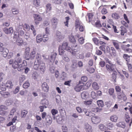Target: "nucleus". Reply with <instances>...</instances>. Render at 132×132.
I'll return each instance as SVG.
<instances>
[{"label":"nucleus","instance_id":"4c0bfd02","mask_svg":"<svg viewBox=\"0 0 132 132\" xmlns=\"http://www.w3.org/2000/svg\"><path fill=\"white\" fill-rule=\"evenodd\" d=\"M110 54H111V55H116V51L114 48L113 47H111L110 48Z\"/></svg>","mask_w":132,"mask_h":132},{"label":"nucleus","instance_id":"bb28decb","mask_svg":"<svg viewBox=\"0 0 132 132\" xmlns=\"http://www.w3.org/2000/svg\"><path fill=\"white\" fill-rule=\"evenodd\" d=\"M0 93L2 96L6 98L8 97L10 95V93L8 92L5 91H0Z\"/></svg>","mask_w":132,"mask_h":132},{"label":"nucleus","instance_id":"cd10ccee","mask_svg":"<svg viewBox=\"0 0 132 132\" xmlns=\"http://www.w3.org/2000/svg\"><path fill=\"white\" fill-rule=\"evenodd\" d=\"M83 110L86 115L87 116L91 117L94 115V114L91 111H89L86 109H84Z\"/></svg>","mask_w":132,"mask_h":132},{"label":"nucleus","instance_id":"052dcab7","mask_svg":"<svg viewBox=\"0 0 132 132\" xmlns=\"http://www.w3.org/2000/svg\"><path fill=\"white\" fill-rule=\"evenodd\" d=\"M87 70L90 73H93L95 71L94 69L92 68H87Z\"/></svg>","mask_w":132,"mask_h":132},{"label":"nucleus","instance_id":"aec40b11","mask_svg":"<svg viewBox=\"0 0 132 132\" xmlns=\"http://www.w3.org/2000/svg\"><path fill=\"white\" fill-rule=\"evenodd\" d=\"M130 56L126 54H124L122 57L126 62V64L129 63L130 61Z\"/></svg>","mask_w":132,"mask_h":132},{"label":"nucleus","instance_id":"dca6fc26","mask_svg":"<svg viewBox=\"0 0 132 132\" xmlns=\"http://www.w3.org/2000/svg\"><path fill=\"white\" fill-rule=\"evenodd\" d=\"M84 128L86 132H92L93 131L92 126L88 123L85 124Z\"/></svg>","mask_w":132,"mask_h":132},{"label":"nucleus","instance_id":"f704fd0d","mask_svg":"<svg viewBox=\"0 0 132 132\" xmlns=\"http://www.w3.org/2000/svg\"><path fill=\"white\" fill-rule=\"evenodd\" d=\"M60 77L61 80H64L67 77V73L64 71H62L61 75H60Z\"/></svg>","mask_w":132,"mask_h":132},{"label":"nucleus","instance_id":"603ef678","mask_svg":"<svg viewBox=\"0 0 132 132\" xmlns=\"http://www.w3.org/2000/svg\"><path fill=\"white\" fill-rule=\"evenodd\" d=\"M95 26L97 27L100 28L102 27V25L100 23V21L99 20L96 21L95 23Z\"/></svg>","mask_w":132,"mask_h":132},{"label":"nucleus","instance_id":"9b49d317","mask_svg":"<svg viewBox=\"0 0 132 132\" xmlns=\"http://www.w3.org/2000/svg\"><path fill=\"white\" fill-rule=\"evenodd\" d=\"M84 83H78L75 86L74 88V89L76 92H80L82 89V85Z\"/></svg>","mask_w":132,"mask_h":132},{"label":"nucleus","instance_id":"f3484780","mask_svg":"<svg viewBox=\"0 0 132 132\" xmlns=\"http://www.w3.org/2000/svg\"><path fill=\"white\" fill-rule=\"evenodd\" d=\"M16 43L17 45L21 46L24 44L23 40L20 37H19L18 38L16 39Z\"/></svg>","mask_w":132,"mask_h":132},{"label":"nucleus","instance_id":"5fc2aeb1","mask_svg":"<svg viewBox=\"0 0 132 132\" xmlns=\"http://www.w3.org/2000/svg\"><path fill=\"white\" fill-rule=\"evenodd\" d=\"M88 80L87 77L85 76H82L81 78V82H85L87 81Z\"/></svg>","mask_w":132,"mask_h":132},{"label":"nucleus","instance_id":"473e14b6","mask_svg":"<svg viewBox=\"0 0 132 132\" xmlns=\"http://www.w3.org/2000/svg\"><path fill=\"white\" fill-rule=\"evenodd\" d=\"M28 111L27 110H23L21 111V116L22 118L25 117L28 113Z\"/></svg>","mask_w":132,"mask_h":132},{"label":"nucleus","instance_id":"c756f323","mask_svg":"<svg viewBox=\"0 0 132 132\" xmlns=\"http://www.w3.org/2000/svg\"><path fill=\"white\" fill-rule=\"evenodd\" d=\"M91 83H84L82 85V89H87L91 85Z\"/></svg>","mask_w":132,"mask_h":132},{"label":"nucleus","instance_id":"6ab92c4d","mask_svg":"<svg viewBox=\"0 0 132 132\" xmlns=\"http://www.w3.org/2000/svg\"><path fill=\"white\" fill-rule=\"evenodd\" d=\"M112 74L111 81L112 82H116V79L117 76V71L115 70L112 72Z\"/></svg>","mask_w":132,"mask_h":132},{"label":"nucleus","instance_id":"6e6552de","mask_svg":"<svg viewBox=\"0 0 132 132\" xmlns=\"http://www.w3.org/2000/svg\"><path fill=\"white\" fill-rule=\"evenodd\" d=\"M33 17L34 18L35 22L36 24H38L39 22L42 20V18L40 15L34 14Z\"/></svg>","mask_w":132,"mask_h":132},{"label":"nucleus","instance_id":"a878e982","mask_svg":"<svg viewBox=\"0 0 132 132\" xmlns=\"http://www.w3.org/2000/svg\"><path fill=\"white\" fill-rule=\"evenodd\" d=\"M36 49H33L31 52L30 54V59L31 60L34 59L35 57L36 54Z\"/></svg>","mask_w":132,"mask_h":132},{"label":"nucleus","instance_id":"f8f14e48","mask_svg":"<svg viewBox=\"0 0 132 132\" xmlns=\"http://www.w3.org/2000/svg\"><path fill=\"white\" fill-rule=\"evenodd\" d=\"M27 65V61L25 60H23L21 64H19L18 68V70H23L25 69Z\"/></svg>","mask_w":132,"mask_h":132},{"label":"nucleus","instance_id":"0e129e2a","mask_svg":"<svg viewBox=\"0 0 132 132\" xmlns=\"http://www.w3.org/2000/svg\"><path fill=\"white\" fill-rule=\"evenodd\" d=\"M92 102V101L91 100L88 101H85L84 102V104L86 105H89L91 104Z\"/></svg>","mask_w":132,"mask_h":132},{"label":"nucleus","instance_id":"79ce46f5","mask_svg":"<svg viewBox=\"0 0 132 132\" xmlns=\"http://www.w3.org/2000/svg\"><path fill=\"white\" fill-rule=\"evenodd\" d=\"M71 43L72 44H76V41L75 38L74 37L72 36H71L70 37L69 39Z\"/></svg>","mask_w":132,"mask_h":132},{"label":"nucleus","instance_id":"49530a36","mask_svg":"<svg viewBox=\"0 0 132 132\" xmlns=\"http://www.w3.org/2000/svg\"><path fill=\"white\" fill-rule=\"evenodd\" d=\"M38 76V73L37 72H34L32 75V78L35 80L37 79Z\"/></svg>","mask_w":132,"mask_h":132},{"label":"nucleus","instance_id":"e2e57ef3","mask_svg":"<svg viewBox=\"0 0 132 132\" xmlns=\"http://www.w3.org/2000/svg\"><path fill=\"white\" fill-rule=\"evenodd\" d=\"M87 16L88 18L89 21H90L92 20L93 15L92 13H89L87 14Z\"/></svg>","mask_w":132,"mask_h":132},{"label":"nucleus","instance_id":"338daca9","mask_svg":"<svg viewBox=\"0 0 132 132\" xmlns=\"http://www.w3.org/2000/svg\"><path fill=\"white\" fill-rule=\"evenodd\" d=\"M16 109L15 108H13L10 111V116H13L14 114V113L16 112Z\"/></svg>","mask_w":132,"mask_h":132},{"label":"nucleus","instance_id":"c85d7f7f","mask_svg":"<svg viewBox=\"0 0 132 132\" xmlns=\"http://www.w3.org/2000/svg\"><path fill=\"white\" fill-rule=\"evenodd\" d=\"M92 86L93 88L95 90H98L100 88V85L98 83H92Z\"/></svg>","mask_w":132,"mask_h":132},{"label":"nucleus","instance_id":"5701e85b","mask_svg":"<svg viewBox=\"0 0 132 132\" xmlns=\"http://www.w3.org/2000/svg\"><path fill=\"white\" fill-rule=\"evenodd\" d=\"M43 90L45 92H47L48 91V87L47 83H43L42 85Z\"/></svg>","mask_w":132,"mask_h":132},{"label":"nucleus","instance_id":"bf43d9fd","mask_svg":"<svg viewBox=\"0 0 132 132\" xmlns=\"http://www.w3.org/2000/svg\"><path fill=\"white\" fill-rule=\"evenodd\" d=\"M84 39L82 37H80L78 39V41L81 44H82L84 43Z\"/></svg>","mask_w":132,"mask_h":132},{"label":"nucleus","instance_id":"680f3d73","mask_svg":"<svg viewBox=\"0 0 132 132\" xmlns=\"http://www.w3.org/2000/svg\"><path fill=\"white\" fill-rule=\"evenodd\" d=\"M106 47V46L104 45H103L100 46L99 47V49L103 51L104 52V53L105 52V47Z\"/></svg>","mask_w":132,"mask_h":132},{"label":"nucleus","instance_id":"4d7b16f0","mask_svg":"<svg viewBox=\"0 0 132 132\" xmlns=\"http://www.w3.org/2000/svg\"><path fill=\"white\" fill-rule=\"evenodd\" d=\"M2 84H5L6 87L9 88H12L13 86L12 83H2Z\"/></svg>","mask_w":132,"mask_h":132},{"label":"nucleus","instance_id":"69168bd1","mask_svg":"<svg viewBox=\"0 0 132 132\" xmlns=\"http://www.w3.org/2000/svg\"><path fill=\"white\" fill-rule=\"evenodd\" d=\"M93 40L94 43L96 45H97L99 44L98 39L96 38H93Z\"/></svg>","mask_w":132,"mask_h":132},{"label":"nucleus","instance_id":"a18cd8bd","mask_svg":"<svg viewBox=\"0 0 132 132\" xmlns=\"http://www.w3.org/2000/svg\"><path fill=\"white\" fill-rule=\"evenodd\" d=\"M112 17L115 19H118L119 18L120 16L117 13H115L112 14Z\"/></svg>","mask_w":132,"mask_h":132},{"label":"nucleus","instance_id":"9d476101","mask_svg":"<svg viewBox=\"0 0 132 132\" xmlns=\"http://www.w3.org/2000/svg\"><path fill=\"white\" fill-rule=\"evenodd\" d=\"M30 49L29 48H27L26 49L24 57V58L27 60H28L30 59Z\"/></svg>","mask_w":132,"mask_h":132},{"label":"nucleus","instance_id":"72a5a7b5","mask_svg":"<svg viewBox=\"0 0 132 132\" xmlns=\"http://www.w3.org/2000/svg\"><path fill=\"white\" fill-rule=\"evenodd\" d=\"M46 120L47 124L48 125H51L52 122V119L50 116H48L46 118Z\"/></svg>","mask_w":132,"mask_h":132},{"label":"nucleus","instance_id":"39448f33","mask_svg":"<svg viewBox=\"0 0 132 132\" xmlns=\"http://www.w3.org/2000/svg\"><path fill=\"white\" fill-rule=\"evenodd\" d=\"M124 119L126 123H128L130 126L132 123V118L131 119L129 114L126 112L125 114Z\"/></svg>","mask_w":132,"mask_h":132},{"label":"nucleus","instance_id":"7c9ffc66","mask_svg":"<svg viewBox=\"0 0 132 132\" xmlns=\"http://www.w3.org/2000/svg\"><path fill=\"white\" fill-rule=\"evenodd\" d=\"M8 53V50L6 48H5L3 52L1 54L3 57H6L7 56Z\"/></svg>","mask_w":132,"mask_h":132},{"label":"nucleus","instance_id":"412c9836","mask_svg":"<svg viewBox=\"0 0 132 132\" xmlns=\"http://www.w3.org/2000/svg\"><path fill=\"white\" fill-rule=\"evenodd\" d=\"M89 94L87 92L83 91L81 93V98L84 99L86 100Z\"/></svg>","mask_w":132,"mask_h":132},{"label":"nucleus","instance_id":"a19ab883","mask_svg":"<svg viewBox=\"0 0 132 132\" xmlns=\"http://www.w3.org/2000/svg\"><path fill=\"white\" fill-rule=\"evenodd\" d=\"M118 119L117 116L116 115H113L111 116L110 118V119L111 121L113 122H116Z\"/></svg>","mask_w":132,"mask_h":132},{"label":"nucleus","instance_id":"b1692460","mask_svg":"<svg viewBox=\"0 0 132 132\" xmlns=\"http://www.w3.org/2000/svg\"><path fill=\"white\" fill-rule=\"evenodd\" d=\"M42 40L43 41V36L41 34H38L36 36V42L37 43H40Z\"/></svg>","mask_w":132,"mask_h":132},{"label":"nucleus","instance_id":"4be33fe9","mask_svg":"<svg viewBox=\"0 0 132 132\" xmlns=\"http://www.w3.org/2000/svg\"><path fill=\"white\" fill-rule=\"evenodd\" d=\"M112 42L116 49L117 50H119V45L117 40H112Z\"/></svg>","mask_w":132,"mask_h":132},{"label":"nucleus","instance_id":"e433bc0d","mask_svg":"<svg viewBox=\"0 0 132 132\" xmlns=\"http://www.w3.org/2000/svg\"><path fill=\"white\" fill-rule=\"evenodd\" d=\"M46 11L47 12L50 11L52 10L51 4L50 3H48L46 4Z\"/></svg>","mask_w":132,"mask_h":132},{"label":"nucleus","instance_id":"09e8293b","mask_svg":"<svg viewBox=\"0 0 132 132\" xmlns=\"http://www.w3.org/2000/svg\"><path fill=\"white\" fill-rule=\"evenodd\" d=\"M50 22L48 19L45 20L43 21V25L44 26H47L50 24Z\"/></svg>","mask_w":132,"mask_h":132},{"label":"nucleus","instance_id":"2eb2a0df","mask_svg":"<svg viewBox=\"0 0 132 132\" xmlns=\"http://www.w3.org/2000/svg\"><path fill=\"white\" fill-rule=\"evenodd\" d=\"M91 120L94 124H97L100 121V118L97 116H94L92 117Z\"/></svg>","mask_w":132,"mask_h":132},{"label":"nucleus","instance_id":"f257e3e1","mask_svg":"<svg viewBox=\"0 0 132 132\" xmlns=\"http://www.w3.org/2000/svg\"><path fill=\"white\" fill-rule=\"evenodd\" d=\"M34 69L38 70V69L42 71H44L46 68L45 63L42 60L40 55L39 53H37L36 57V60L33 66Z\"/></svg>","mask_w":132,"mask_h":132},{"label":"nucleus","instance_id":"4468645a","mask_svg":"<svg viewBox=\"0 0 132 132\" xmlns=\"http://www.w3.org/2000/svg\"><path fill=\"white\" fill-rule=\"evenodd\" d=\"M3 31L7 34H10L12 35L13 32V30L12 27H10L8 29L7 28H5L3 29Z\"/></svg>","mask_w":132,"mask_h":132},{"label":"nucleus","instance_id":"13d9d810","mask_svg":"<svg viewBox=\"0 0 132 132\" xmlns=\"http://www.w3.org/2000/svg\"><path fill=\"white\" fill-rule=\"evenodd\" d=\"M126 64L128 67L129 71L130 72H132V67L131 64L129 63H126Z\"/></svg>","mask_w":132,"mask_h":132},{"label":"nucleus","instance_id":"20e7f679","mask_svg":"<svg viewBox=\"0 0 132 132\" xmlns=\"http://www.w3.org/2000/svg\"><path fill=\"white\" fill-rule=\"evenodd\" d=\"M24 35V32L22 30V29H17L16 31L14 33V39H17L20 36H22Z\"/></svg>","mask_w":132,"mask_h":132},{"label":"nucleus","instance_id":"7ed1b4c3","mask_svg":"<svg viewBox=\"0 0 132 132\" xmlns=\"http://www.w3.org/2000/svg\"><path fill=\"white\" fill-rule=\"evenodd\" d=\"M71 48L72 50H70V52L72 55H75L76 52L80 49V46L76 44H71Z\"/></svg>","mask_w":132,"mask_h":132},{"label":"nucleus","instance_id":"774afa93","mask_svg":"<svg viewBox=\"0 0 132 132\" xmlns=\"http://www.w3.org/2000/svg\"><path fill=\"white\" fill-rule=\"evenodd\" d=\"M62 58L63 59L65 62H68L70 61V59L67 56H63Z\"/></svg>","mask_w":132,"mask_h":132},{"label":"nucleus","instance_id":"1a4fd4ad","mask_svg":"<svg viewBox=\"0 0 132 132\" xmlns=\"http://www.w3.org/2000/svg\"><path fill=\"white\" fill-rule=\"evenodd\" d=\"M50 21L53 28L55 29L57 27L59 20L56 18L54 17L52 18Z\"/></svg>","mask_w":132,"mask_h":132},{"label":"nucleus","instance_id":"de8ad7c7","mask_svg":"<svg viewBox=\"0 0 132 132\" xmlns=\"http://www.w3.org/2000/svg\"><path fill=\"white\" fill-rule=\"evenodd\" d=\"M66 21L64 22V23L65 26L67 27H68V24L69 21L70 19V18L69 16H67L65 18Z\"/></svg>","mask_w":132,"mask_h":132},{"label":"nucleus","instance_id":"2f4dec72","mask_svg":"<svg viewBox=\"0 0 132 132\" xmlns=\"http://www.w3.org/2000/svg\"><path fill=\"white\" fill-rule=\"evenodd\" d=\"M33 5L36 7H39L40 6V0H33Z\"/></svg>","mask_w":132,"mask_h":132},{"label":"nucleus","instance_id":"37998d69","mask_svg":"<svg viewBox=\"0 0 132 132\" xmlns=\"http://www.w3.org/2000/svg\"><path fill=\"white\" fill-rule=\"evenodd\" d=\"M97 103L99 107H102L104 106V103L103 101L102 100H100L97 101Z\"/></svg>","mask_w":132,"mask_h":132},{"label":"nucleus","instance_id":"8fccbe9b","mask_svg":"<svg viewBox=\"0 0 132 132\" xmlns=\"http://www.w3.org/2000/svg\"><path fill=\"white\" fill-rule=\"evenodd\" d=\"M12 11L13 14H17L19 12V10L16 8L12 9Z\"/></svg>","mask_w":132,"mask_h":132},{"label":"nucleus","instance_id":"ea45409f","mask_svg":"<svg viewBox=\"0 0 132 132\" xmlns=\"http://www.w3.org/2000/svg\"><path fill=\"white\" fill-rule=\"evenodd\" d=\"M6 86L5 84H2L0 85V91H5L6 90Z\"/></svg>","mask_w":132,"mask_h":132},{"label":"nucleus","instance_id":"3c124183","mask_svg":"<svg viewBox=\"0 0 132 132\" xmlns=\"http://www.w3.org/2000/svg\"><path fill=\"white\" fill-rule=\"evenodd\" d=\"M84 46L86 49L91 48L92 47V44L89 43H86L84 45Z\"/></svg>","mask_w":132,"mask_h":132},{"label":"nucleus","instance_id":"6e6d98bb","mask_svg":"<svg viewBox=\"0 0 132 132\" xmlns=\"http://www.w3.org/2000/svg\"><path fill=\"white\" fill-rule=\"evenodd\" d=\"M113 126V125L111 123H109L106 125L107 128L110 130L112 129Z\"/></svg>","mask_w":132,"mask_h":132},{"label":"nucleus","instance_id":"c03bdc74","mask_svg":"<svg viewBox=\"0 0 132 132\" xmlns=\"http://www.w3.org/2000/svg\"><path fill=\"white\" fill-rule=\"evenodd\" d=\"M47 34L43 35V42H47L49 39L48 35Z\"/></svg>","mask_w":132,"mask_h":132},{"label":"nucleus","instance_id":"a211bd4d","mask_svg":"<svg viewBox=\"0 0 132 132\" xmlns=\"http://www.w3.org/2000/svg\"><path fill=\"white\" fill-rule=\"evenodd\" d=\"M114 90L113 88H110L108 89L109 94L111 96H112V98L115 99L116 98V95L114 94Z\"/></svg>","mask_w":132,"mask_h":132},{"label":"nucleus","instance_id":"c9c22d12","mask_svg":"<svg viewBox=\"0 0 132 132\" xmlns=\"http://www.w3.org/2000/svg\"><path fill=\"white\" fill-rule=\"evenodd\" d=\"M59 54L60 55H63L65 52V51L63 50V49L62 48L61 45H60L59 46Z\"/></svg>","mask_w":132,"mask_h":132},{"label":"nucleus","instance_id":"ddd939ff","mask_svg":"<svg viewBox=\"0 0 132 132\" xmlns=\"http://www.w3.org/2000/svg\"><path fill=\"white\" fill-rule=\"evenodd\" d=\"M68 44L67 43H63L62 46V48L64 50H66L68 52H70V50H72L71 47L68 46Z\"/></svg>","mask_w":132,"mask_h":132},{"label":"nucleus","instance_id":"864d4df0","mask_svg":"<svg viewBox=\"0 0 132 132\" xmlns=\"http://www.w3.org/2000/svg\"><path fill=\"white\" fill-rule=\"evenodd\" d=\"M98 127L101 130L104 131L106 129V127L102 124H100L98 126Z\"/></svg>","mask_w":132,"mask_h":132},{"label":"nucleus","instance_id":"f03ea898","mask_svg":"<svg viewBox=\"0 0 132 132\" xmlns=\"http://www.w3.org/2000/svg\"><path fill=\"white\" fill-rule=\"evenodd\" d=\"M22 59L20 57H18L15 60L13 59H10L9 61L10 65H12V67L14 69H18L19 65V63L21 62Z\"/></svg>","mask_w":132,"mask_h":132},{"label":"nucleus","instance_id":"423d86ee","mask_svg":"<svg viewBox=\"0 0 132 132\" xmlns=\"http://www.w3.org/2000/svg\"><path fill=\"white\" fill-rule=\"evenodd\" d=\"M117 97L119 101L123 100L124 101H125L127 99L126 96L123 92L118 93L117 94Z\"/></svg>","mask_w":132,"mask_h":132},{"label":"nucleus","instance_id":"393cba45","mask_svg":"<svg viewBox=\"0 0 132 132\" xmlns=\"http://www.w3.org/2000/svg\"><path fill=\"white\" fill-rule=\"evenodd\" d=\"M120 34L122 36L124 35L125 33H127V30L123 26H122L120 27Z\"/></svg>","mask_w":132,"mask_h":132},{"label":"nucleus","instance_id":"58836bf2","mask_svg":"<svg viewBox=\"0 0 132 132\" xmlns=\"http://www.w3.org/2000/svg\"><path fill=\"white\" fill-rule=\"evenodd\" d=\"M40 104L43 105H48L49 104L47 100L44 99L42 100L40 102Z\"/></svg>","mask_w":132,"mask_h":132},{"label":"nucleus","instance_id":"0eeeda50","mask_svg":"<svg viewBox=\"0 0 132 132\" xmlns=\"http://www.w3.org/2000/svg\"><path fill=\"white\" fill-rule=\"evenodd\" d=\"M109 64H107L106 65V67L107 70L109 72L111 73L115 70V68H116V65L112 63H111Z\"/></svg>","mask_w":132,"mask_h":132}]
</instances>
